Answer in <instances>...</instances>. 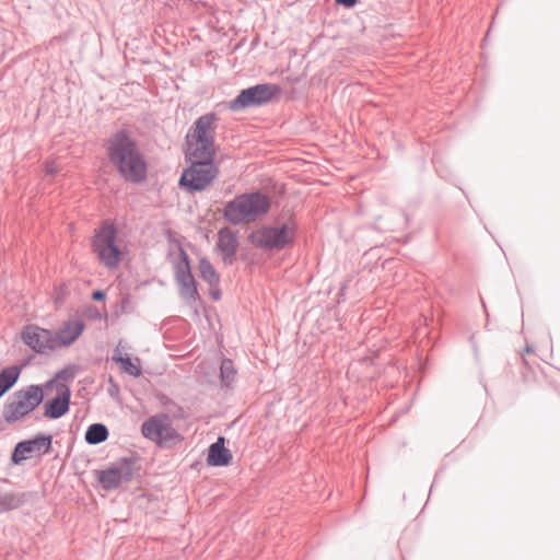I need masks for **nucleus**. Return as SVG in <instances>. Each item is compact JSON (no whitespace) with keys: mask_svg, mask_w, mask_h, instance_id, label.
<instances>
[{"mask_svg":"<svg viewBox=\"0 0 560 560\" xmlns=\"http://www.w3.org/2000/svg\"><path fill=\"white\" fill-rule=\"evenodd\" d=\"M51 447V436L39 435L33 440L20 442L13 452L12 460L21 464L24 460L40 457L47 454Z\"/></svg>","mask_w":560,"mask_h":560,"instance_id":"nucleus-12","label":"nucleus"},{"mask_svg":"<svg viewBox=\"0 0 560 560\" xmlns=\"http://www.w3.org/2000/svg\"><path fill=\"white\" fill-rule=\"evenodd\" d=\"M44 399L42 387L31 385L13 393L3 407V418L15 422L30 415Z\"/></svg>","mask_w":560,"mask_h":560,"instance_id":"nucleus-4","label":"nucleus"},{"mask_svg":"<svg viewBox=\"0 0 560 560\" xmlns=\"http://www.w3.org/2000/svg\"><path fill=\"white\" fill-rule=\"evenodd\" d=\"M214 114H206L198 118L186 136V155L190 160H213L214 147Z\"/></svg>","mask_w":560,"mask_h":560,"instance_id":"nucleus-3","label":"nucleus"},{"mask_svg":"<svg viewBox=\"0 0 560 560\" xmlns=\"http://www.w3.org/2000/svg\"><path fill=\"white\" fill-rule=\"evenodd\" d=\"M199 271L201 278L206 280L210 285H217L219 283V276L207 259L200 260Z\"/></svg>","mask_w":560,"mask_h":560,"instance_id":"nucleus-21","label":"nucleus"},{"mask_svg":"<svg viewBox=\"0 0 560 560\" xmlns=\"http://www.w3.org/2000/svg\"><path fill=\"white\" fill-rule=\"evenodd\" d=\"M179 179V186L188 192L207 189L219 176L220 170L213 160H192Z\"/></svg>","mask_w":560,"mask_h":560,"instance_id":"nucleus-5","label":"nucleus"},{"mask_svg":"<svg viewBox=\"0 0 560 560\" xmlns=\"http://www.w3.org/2000/svg\"><path fill=\"white\" fill-rule=\"evenodd\" d=\"M270 198L260 192L236 196L223 209L224 219L232 224H248L264 217L270 209Z\"/></svg>","mask_w":560,"mask_h":560,"instance_id":"nucleus-2","label":"nucleus"},{"mask_svg":"<svg viewBox=\"0 0 560 560\" xmlns=\"http://www.w3.org/2000/svg\"><path fill=\"white\" fill-rule=\"evenodd\" d=\"M107 156L127 182L140 183L147 177V162L136 142L125 132L112 136L106 145Z\"/></svg>","mask_w":560,"mask_h":560,"instance_id":"nucleus-1","label":"nucleus"},{"mask_svg":"<svg viewBox=\"0 0 560 560\" xmlns=\"http://www.w3.org/2000/svg\"><path fill=\"white\" fill-rule=\"evenodd\" d=\"M220 370H221L222 381L226 385H229L234 380V376H235V370L233 366V362L229 359L223 360L221 363Z\"/></svg>","mask_w":560,"mask_h":560,"instance_id":"nucleus-22","label":"nucleus"},{"mask_svg":"<svg viewBox=\"0 0 560 560\" xmlns=\"http://www.w3.org/2000/svg\"><path fill=\"white\" fill-rule=\"evenodd\" d=\"M108 438L107 428L101 423H94L88 428L85 441L89 444H98Z\"/></svg>","mask_w":560,"mask_h":560,"instance_id":"nucleus-20","label":"nucleus"},{"mask_svg":"<svg viewBox=\"0 0 560 560\" xmlns=\"http://www.w3.org/2000/svg\"><path fill=\"white\" fill-rule=\"evenodd\" d=\"M141 433L145 439L159 445H165L179 439V434L173 428L170 417L163 413L147 419L142 423Z\"/></svg>","mask_w":560,"mask_h":560,"instance_id":"nucleus-9","label":"nucleus"},{"mask_svg":"<svg viewBox=\"0 0 560 560\" xmlns=\"http://www.w3.org/2000/svg\"><path fill=\"white\" fill-rule=\"evenodd\" d=\"M103 298H104V293H103V292H101V291H95V292L93 293V299H94V300H102Z\"/></svg>","mask_w":560,"mask_h":560,"instance_id":"nucleus-26","label":"nucleus"},{"mask_svg":"<svg viewBox=\"0 0 560 560\" xmlns=\"http://www.w3.org/2000/svg\"><path fill=\"white\" fill-rule=\"evenodd\" d=\"M113 360L117 362L120 365V369L133 376L138 377L141 374L140 369V360L138 358L130 359L127 353L125 352V346H122V342H119L114 351Z\"/></svg>","mask_w":560,"mask_h":560,"instance_id":"nucleus-17","label":"nucleus"},{"mask_svg":"<svg viewBox=\"0 0 560 560\" xmlns=\"http://www.w3.org/2000/svg\"><path fill=\"white\" fill-rule=\"evenodd\" d=\"M233 455L229 448L225 447V439L218 438L217 442L211 444L208 448L207 464L211 467L229 466L232 463Z\"/></svg>","mask_w":560,"mask_h":560,"instance_id":"nucleus-15","label":"nucleus"},{"mask_svg":"<svg viewBox=\"0 0 560 560\" xmlns=\"http://www.w3.org/2000/svg\"><path fill=\"white\" fill-rule=\"evenodd\" d=\"M45 389L47 395L54 393L55 397L45 402L44 416L57 419L67 413L71 396L69 387L59 381H51L45 385Z\"/></svg>","mask_w":560,"mask_h":560,"instance_id":"nucleus-11","label":"nucleus"},{"mask_svg":"<svg viewBox=\"0 0 560 560\" xmlns=\"http://www.w3.org/2000/svg\"><path fill=\"white\" fill-rule=\"evenodd\" d=\"M93 252L105 267L110 269L118 267L122 252L113 224H105L97 231L93 240Z\"/></svg>","mask_w":560,"mask_h":560,"instance_id":"nucleus-6","label":"nucleus"},{"mask_svg":"<svg viewBox=\"0 0 560 560\" xmlns=\"http://www.w3.org/2000/svg\"><path fill=\"white\" fill-rule=\"evenodd\" d=\"M279 92L273 84H258L243 90L235 100L229 103V109L238 112L247 107L259 106L270 102Z\"/></svg>","mask_w":560,"mask_h":560,"instance_id":"nucleus-10","label":"nucleus"},{"mask_svg":"<svg viewBox=\"0 0 560 560\" xmlns=\"http://www.w3.org/2000/svg\"><path fill=\"white\" fill-rule=\"evenodd\" d=\"M22 340L38 353L56 350L54 332L37 325H27L21 334Z\"/></svg>","mask_w":560,"mask_h":560,"instance_id":"nucleus-13","label":"nucleus"},{"mask_svg":"<svg viewBox=\"0 0 560 560\" xmlns=\"http://www.w3.org/2000/svg\"><path fill=\"white\" fill-rule=\"evenodd\" d=\"M295 230V224L291 222L281 226H265L253 231L249 241L257 247L281 249L293 242Z\"/></svg>","mask_w":560,"mask_h":560,"instance_id":"nucleus-7","label":"nucleus"},{"mask_svg":"<svg viewBox=\"0 0 560 560\" xmlns=\"http://www.w3.org/2000/svg\"><path fill=\"white\" fill-rule=\"evenodd\" d=\"M45 172L46 174L52 175L58 172V168L54 163H46Z\"/></svg>","mask_w":560,"mask_h":560,"instance_id":"nucleus-24","label":"nucleus"},{"mask_svg":"<svg viewBox=\"0 0 560 560\" xmlns=\"http://www.w3.org/2000/svg\"><path fill=\"white\" fill-rule=\"evenodd\" d=\"M337 3L342 4L347 8L353 7L358 0H335Z\"/></svg>","mask_w":560,"mask_h":560,"instance_id":"nucleus-25","label":"nucleus"},{"mask_svg":"<svg viewBox=\"0 0 560 560\" xmlns=\"http://www.w3.org/2000/svg\"><path fill=\"white\" fill-rule=\"evenodd\" d=\"M220 290L218 289V284L217 285H210V296L213 299V300H219L220 299Z\"/></svg>","mask_w":560,"mask_h":560,"instance_id":"nucleus-23","label":"nucleus"},{"mask_svg":"<svg viewBox=\"0 0 560 560\" xmlns=\"http://www.w3.org/2000/svg\"><path fill=\"white\" fill-rule=\"evenodd\" d=\"M85 325L79 317L62 323L60 328L54 332L55 348H67L71 346L83 332Z\"/></svg>","mask_w":560,"mask_h":560,"instance_id":"nucleus-14","label":"nucleus"},{"mask_svg":"<svg viewBox=\"0 0 560 560\" xmlns=\"http://www.w3.org/2000/svg\"><path fill=\"white\" fill-rule=\"evenodd\" d=\"M173 271L180 298L188 304H194L199 295L188 255L183 248H179L174 256Z\"/></svg>","mask_w":560,"mask_h":560,"instance_id":"nucleus-8","label":"nucleus"},{"mask_svg":"<svg viewBox=\"0 0 560 560\" xmlns=\"http://www.w3.org/2000/svg\"><path fill=\"white\" fill-rule=\"evenodd\" d=\"M19 375L16 366H9L0 373V397L16 383Z\"/></svg>","mask_w":560,"mask_h":560,"instance_id":"nucleus-19","label":"nucleus"},{"mask_svg":"<svg viewBox=\"0 0 560 560\" xmlns=\"http://www.w3.org/2000/svg\"><path fill=\"white\" fill-rule=\"evenodd\" d=\"M218 246L226 255H234L237 248L236 235L229 229H222L219 232Z\"/></svg>","mask_w":560,"mask_h":560,"instance_id":"nucleus-18","label":"nucleus"},{"mask_svg":"<svg viewBox=\"0 0 560 560\" xmlns=\"http://www.w3.org/2000/svg\"><path fill=\"white\" fill-rule=\"evenodd\" d=\"M129 474L126 469L119 467H109L97 474V479L102 487L106 490L115 489L127 480Z\"/></svg>","mask_w":560,"mask_h":560,"instance_id":"nucleus-16","label":"nucleus"}]
</instances>
